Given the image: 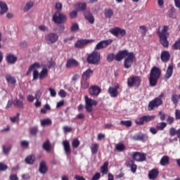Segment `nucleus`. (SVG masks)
Masks as SVG:
<instances>
[{
	"label": "nucleus",
	"mask_w": 180,
	"mask_h": 180,
	"mask_svg": "<svg viewBox=\"0 0 180 180\" xmlns=\"http://www.w3.org/2000/svg\"><path fill=\"white\" fill-rule=\"evenodd\" d=\"M156 127L158 130L162 131L164 129L167 127V123L166 122H159L156 124Z\"/></svg>",
	"instance_id": "44"
},
{
	"label": "nucleus",
	"mask_w": 180,
	"mask_h": 180,
	"mask_svg": "<svg viewBox=\"0 0 180 180\" xmlns=\"http://www.w3.org/2000/svg\"><path fill=\"white\" fill-rule=\"evenodd\" d=\"M132 140L134 141H147V137H146V135L142 133L137 134L134 136H132Z\"/></svg>",
	"instance_id": "21"
},
{
	"label": "nucleus",
	"mask_w": 180,
	"mask_h": 180,
	"mask_svg": "<svg viewBox=\"0 0 180 180\" xmlns=\"http://www.w3.org/2000/svg\"><path fill=\"white\" fill-rule=\"evenodd\" d=\"M141 85V77L131 75L127 79V86L129 88L136 86L139 88Z\"/></svg>",
	"instance_id": "7"
},
{
	"label": "nucleus",
	"mask_w": 180,
	"mask_h": 180,
	"mask_svg": "<svg viewBox=\"0 0 180 180\" xmlns=\"http://www.w3.org/2000/svg\"><path fill=\"white\" fill-rule=\"evenodd\" d=\"M39 171L40 174H47V171H49V167H47V163H46V161L43 160L40 162Z\"/></svg>",
	"instance_id": "23"
},
{
	"label": "nucleus",
	"mask_w": 180,
	"mask_h": 180,
	"mask_svg": "<svg viewBox=\"0 0 180 180\" xmlns=\"http://www.w3.org/2000/svg\"><path fill=\"white\" fill-rule=\"evenodd\" d=\"M167 122L168 124H172V123L175 122V119L173 117L169 116V117L167 120Z\"/></svg>",
	"instance_id": "63"
},
{
	"label": "nucleus",
	"mask_w": 180,
	"mask_h": 180,
	"mask_svg": "<svg viewBox=\"0 0 180 180\" xmlns=\"http://www.w3.org/2000/svg\"><path fill=\"white\" fill-rule=\"evenodd\" d=\"M11 150H12L11 146L7 147L6 146H3V152L4 154H8Z\"/></svg>",
	"instance_id": "52"
},
{
	"label": "nucleus",
	"mask_w": 180,
	"mask_h": 180,
	"mask_svg": "<svg viewBox=\"0 0 180 180\" xmlns=\"http://www.w3.org/2000/svg\"><path fill=\"white\" fill-rule=\"evenodd\" d=\"M8 165L4 162H0V171H6Z\"/></svg>",
	"instance_id": "58"
},
{
	"label": "nucleus",
	"mask_w": 180,
	"mask_h": 180,
	"mask_svg": "<svg viewBox=\"0 0 180 180\" xmlns=\"http://www.w3.org/2000/svg\"><path fill=\"white\" fill-rule=\"evenodd\" d=\"M126 167L131 168V172H133V174H136V172L137 171V165L134 164V160L131 159L127 160Z\"/></svg>",
	"instance_id": "19"
},
{
	"label": "nucleus",
	"mask_w": 180,
	"mask_h": 180,
	"mask_svg": "<svg viewBox=\"0 0 180 180\" xmlns=\"http://www.w3.org/2000/svg\"><path fill=\"white\" fill-rule=\"evenodd\" d=\"M112 43H113V39H110L101 41L96 44L95 50H102V49H106V47H108V46H110Z\"/></svg>",
	"instance_id": "15"
},
{
	"label": "nucleus",
	"mask_w": 180,
	"mask_h": 180,
	"mask_svg": "<svg viewBox=\"0 0 180 180\" xmlns=\"http://www.w3.org/2000/svg\"><path fill=\"white\" fill-rule=\"evenodd\" d=\"M161 78V69L157 66H153L149 74V86H156L158 84V79Z\"/></svg>",
	"instance_id": "3"
},
{
	"label": "nucleus",
	"mask_w": 180,
	"mask_h": 180,
	"mask_svg": "<svg viewBox=\"0 0 180 180\" xmlns=\"http://www.w3.org/2000/svg\"><path fill=\"white\" fill-rule=\"evenodd\" d=\"M115 150L119 153H122V151L126 150V146H124L123 143H118L115 145Z\"/></svg>",
	"instance_id": "37"
},
{
	"label": "nucleus",
	"mask_w": 180,
	"mask_h": 180,
	"mask_svg": "<svg viewBox=\"0 0 180 180\" xmlns=\"http://www.w3.org/2000/svg\"><path fill=\"white\" fill-rule=\"evenodd\" d=\"M70 30L71 32H78L79 30V25L77 23H72Z\"/></svg>",
	"instance_id": "47"
},
{
	"label": "nucleus",
	"mask_w": 180,
	"mask_h": 180,
	"mask_svg": "<svg viewBox=\"0 0 180 180\" xmlns=\"http://www.w3.org/2000/svg\"><path fill=\"white\" fill-rule=\"evenodd\" d=\"M100 179H101V173L97 172V173H96V174L93 176L91 180H99Z\"/></svg>",
	"instance_id": "61"
},
{
	"label": "nucleus",
	"mask_w": 180,
	"mask_h": 180,
	"mask_svg": "<svg viewBox=\"0 0 180 180\" xmlns=\"http://www.w3.org/2000/svg\"><path fill=\"white\" fill-rule=\"evenodd\" d=\"M120 124L126 126L127 127H131L132 122L130 120L121 121Z\"/></svg>",
	"instance_id": "51"
},
{
	"label": "nucleus",
	"mask_w": 180,
	"mask_h": 180,
	"mask_svg": "<svg viewBox=\"0 0 180 180\" xmlns=\"http://www.w3.org/2000/svg\"><path fill=\"white\" fill-rule=\"evenodd\" d=\"M6 60L8 64H15L18 61V57L14 56L13 53H8L6 55Z\"/></svg>",
	"instance_id": "20"
},
{
	"label": "nucleus",
	"mask_w": 180,
	"mask_h": 180,
	"mask_svg": "<svg viewBox=\"0 0 180 180\" xmlns=\"http://www.w3.org/2000/svg\"><path fill=\"white\" fill-rule=\"evenodd\" d=\"M160 174V172L158 171V169H151L148 173V178L149 179H157V177Z\"/></svg>",
	"instance_id": "27"
},
{
	"label": "nucleus",
	"mask_w": 180,
	"mask_h": 180,
	"mask_svg": "<svg viewBox=\"0 0 180 180\" xmlns=\"http://www.w3.org/2000/svg\"><path fill=\"white\" fill-rule=\"evenodd\" d=\"M155 119V115H143L135 120L136 124L138 126H143L144 123H148V122H152Z\"/></svg>",
	"instance_id": "9"
},
{
	"label": "nucleus",
	"mask_w": 180,
	"mask_h": 180,
	"mask_svg": "<svg viewBox=\"0 0 180 180\" xmlns=\"http://www.w3.org/2000/svg\"><path fill=\"white\" fill-rule=\"evenodd\" d=\"M119 88H120L119 84H117L115 87L110 86L108 89V94H109L111 98H117L119 95V91H117Z\"/></svg>",
	"instance_id": "17"
},
{
	"label": "nucleus",
	"mask_w": 180,
	"mask_h": 180,
	"mask_svg": "<svg viewBox=\"0 0 180 180\" xmlns=\"http://www.w3.org/2000/svg\"><path fill=\"white\" fill-rule=\"evenodd\" d=\"M51 123H52V121L50 118H46V119H44V120H41V125L42 127L51 126Z\"/></svg>",
	"instance_id": "40"
},
{
	"label": "nucleus",
	"mask_w": 180,
	"mask_h": 180,
	"mask_svg": "<svg viewBox=\"0 0 180 180\" xmlns=\"http://www.w3.org/2000/svg\"><path fill=\"white\" fill-rule=\"evenodd\" d=\"M55 8L58 12H61L63 11V4L61 3H56Z\"/></svg>",
	"instance_id": "56"
},
{
	"label": "nucleus",
	"mask_w": 180,
	"mask_h": 180,
	"mask_svg": "<svg viewBox=\"0 0 180 180\" xmlns=\"http://www.w3.org/2000/svg\"><path fill=\"white\" fill-rule=\"evenodd\" d=\"M69 16H70V19H75V18H77V16H78V11L75 10V11H71L69 13Z\"/></svg>",
	"instance_id": "49"
},
{
	"label": "nucleus",
	"mask_w": 180,
	"mask_h": 180,
	"mask_svg": "<svg viewBox=\"0 0 180 180\" xmlns=\"http://www.w3.org/2000/svg\"><path fill=\"white\" fill-rule=\"evenodd\" d=\"M158 115L160 116V120H162V122H164V120H165V113L162 112V111L159 112Z\"/></svg>",
	"instance_id": "60"
},
{
	"label": "nucleus",
	"mask_w": 180,
	"mask_h": 180,
	"mask_svg": "<svg viewBox=\"0 0 180 180\" xmlns=\"http://www.w3.org/2000/svg\"><path fill=\"white\" fill-rule=\"evenodd\" d=\"M84 18L86 20H88L91 23V25H94L95 23V18L92 15V13L90 11H86L84 13Z\"/></svg>",
	"instance_id": "26"
},
{
	"label": "nucleus",
	"mask_w": 180,
	"mask_h": 180,
	"mask_svg": "<svg viewBox=\"0 0 180 180\" xmlns=\"http://www.w3.org/2000/svg\"><path fill=\"white\" fill-rule=\"evenodd\" d=\"M13 105L15 108H18V109H25V104H23V101L20 99H15L13 101Z\"/></svg>",
	"instance_id": "31"
},
{
	"label": "nucleus",
	"mask_w": 180,
	"mask_h": 180,
	"mask_svg": "<svg viewBox=\"0 0 180 180\" xmlns=\"http://www.w3.org/2000/svg\"><path fill=\"white\" fill-rule=\"evenodd\" d=\"M52 20L55 23H58V25H61L62 23H65V22H67V15L61 13L60 11H56L53 15Z\"/></svg>",
	"instance_id": "8"
},
{
	"label": "nucleus",
	"mask_w": 180,
	"mask_h": 180,
	"mask_svg": "<svg viewBox=\"0 0 180 180\" xmlns=\"http://www.w3.org/2000/svg\"><path fill=\"white\" fill-rule=\"evenodd\" d=\"M5 79L8 84H11V85L16 84V79L11 75H6Z\"/></svg>",
	"instance_id": "32"
},
{
	"label": "nucleus",
	"mask_w": 180,
	"mask_h": 180,
	"mask_svg": "<svg viewBox=\"0 0 180 180\" xmlns=\"http://www.w3.org/2000/svg\"><path fill=\"white\" fill-rule=\"evenodd\" d=\"M40 68V63H34V64L31 65L26 72V75H30L32 71H33V79L32 81H37V79H46L47 77H49V70L46 68H44L41 70V71L39 73V70L37 69Z\"/></svg>",
	"instance_id": "2"
},
{
	"label": "nucleus",
	"mask_w": 180,
	"mask_h": 180,
	"mask_svg": "<svg viewBox=\"0 0 180 180\" xmlns=\"http://www.w3.org/2000/svg\"><path fill=\"white\" fill-rule=\"evenodd\" d=\"M160 58L162 63H168L169 58H171V55L168 51H164L161 53Z\"/></svg>",
	"instance_id": "22"
},
{
	"label": "nucleus",
	"mask_w": 180,
	"mask_h": 180,
	"mask_svg": "<svg viewBox=\"0 0 180 180\" xmlns=\"http://www.w3.org/2000/svg\"><path fill=\"white\" fill-rule=\"evenodd\" d=\"M160 164L162 165V167L168 165L169 164V157L167 155L163 156L160 160Z\"/></svg>",
	"instance_id": "35"
},
{
	"label": "nucleus",
	"mask_w": 180,
	"mask_h": 180,
	"mask_svg": "<svg viewBox=\"0 0 180 180\" xmlns=\"http://www.w3.org/2000/svg\"><path fill=\"white\" fill-rule=\"evenodd\" d=\"M101 92H102V89H101L98 85L91 86L89 89V94L90 96H92L93 98H97V96H99V94H101Z\"/></svg>",
	"instance_id": "13"
},
{
	"label": "nucleus",
	"mask_w": 180,
	"mask_h": 180,
	"mask_svg": "<svg viewBox=\"0 0 180 180\" xmlns=\"http://www.w3.org/2000/svg\"><path fill=\"white\" fill-rule=\"evenodd\" d=\"M106 60L108 63H113V60L116 61V55L115 53H109L106 57Z\"/></svg>",
	"instance_id": "41"
},
{
	"label": "nucleus",
	"mask_w": 180,
	"mask_h": 180,
	"mask_svg": "<svg viewBox=\"0 0 180 180\" xmlns=\"http://www.w3.org/2000/svg\"><path fill=\"white\" fill-rule=\"evenodd\" d=\"M8 9V5L4 1H0V15H5Z\"/></svg>",
	"instance_id": "30"
},
{
	"label": "nucleus",
	"mask_w": 180,
	"mask_h": 180,
	"mask_svg": "<svg viewBox=\"0 0 180 180\" xmlns=\"http://www.w3.org/2000/svg\"><path fill=\"white\" fill-rule=\"evenodd\" d=\"M173 50H179L180 49V39H177L172 46Z\"/></svg>",
	"instance_id": "48"
},
{
	"label": "nucleus",
	"mask_w": 180,
	"mask_h": 180,
	"mask_svg": "<svg viewBox=\"0 0 180 180\" xmlns=\"http://www.w3.org/2000/svg\"><path fill=\"white\" fill-rule=\"evenodd\" d=\"M94 41H95L94 39H80L75 44V47L76 49H83L84 46L91 44V43H94Z\"/></svg>",
	"instance_id": "16"
},
{
	"label": "nucleus",
	"mask_w": 180,
	"mask_h": 180,
	"mask_svg": "<svg viewBox=\"0 0 180 180\" xmlns=\"http://www.w3.org/2000/svg\"><path fill=\"white\" fill-rule=\"evenodd\" d=\"M104 16L106 19H111L113 16V10L111 8H106L104 10Z\"/></svg>",
	"instance_id": "34"
},
{
	"label": "nucleus",
	"mask_w": 180,
	"mask_h": 180,
	"mask_svg": "<svg viewBox=\"0 0 180 180\" xmlns=\"http://www.w3.org/2000/svg\"><path fill=\"white\" fill-rule=\"evenodd\" d=\"M94 75V70L91 68L87 69L85 72H83L82 77L83 79H85V81H88L91 77Z\"/></svg>",
	"instance_id": "24"
},
{
	"label": "nucleus",
	"mask_w": 180,
	"mask_h": 180,
	"mask_svg": "<svg viewBox=\"0 0 180 180\" xmlns=\"http://www.w3.org/2000/svg\"><path fill=\"white\" fill-rule=\"evenodd\" d=\"M63 148L65 154H71V146L70 145V141L65 140L63 141Z\"/></svg>",
	"instance_id": "28"
},
{
	"label": "nucleus",
	"mask_w": 180,
	"mask_h": 180,
	"mask_svg": "<svg viewBox=\"0 0 180 180\" xmlns=\"http://www.w3.org/2000/svg\"><path fill=\"white\" fill-rule=\"evenodd\" d=\"M176 134V136H178V129L176 130V129L172 127L169 129V136L170 137H174L175 135Z\"/></svg>",
	"instance_id": "45"
},
{
	"label": "nucleus",
	"mask_w": 180,
	"mask_h": 180,
	"mask_svg": "<svg viewBox=\"0 0 180 180\" xmlns=\"http://www.w3.org/2000/svg\"><path fill=\"white\" fill-rule=\"evenodd\" d=\"M99 150V145L98 143H94L91 147V154L94 155L98 153Z\"/></svg>",
	"instance_id": "39"
},
{
	"label": "nucleus",
	"mask_w": 180,
	"mask_h": 180,
	"mask_svg": "<svg viewBox=\"0 0 180 180\" xmlns=\"http://www.w3.org/2000/svg\"><path fill=\"white\" fill-rule=\"evenodd\" d=\"M132 161H136L137 162H143L147 160V155L144 153L141 152H133L131 155Z\"/></svg>",
	"instance_id": "10"
},
{
	"label": "nucleus",
	"mask_w": 180,
	"mask_h": 180,
	"mask_svg": "<svg viewBox=\"0 0 180 180\" xmlns=\"http://www.w3.org/2000/svg\"><path fill=\"white\" fill-rule=\"evenodd\" d=\"M116 61H122L123 58H124V67L129 70L134 62V58H136V56L134 52H129L127 49L120 51L116 54Z\"/></svg>",
	"instance_id": "1"
},
{
	"label": "nucleus",
	"mask_w": 180,
	"mask_h": 180,
	"mask_svg": "<svg viewBox=\"0 0 180 180\" xmlns=\"http://www.w3.org/2000/svg\"><path fill=\"white\" fill-rule=\"evenodd\" d=\"M149 130L152 134H157L158 133V129L157 127H150Z\"/></svg>",
	"instance_id": "62"
},
{
	"label": "nucleus",
	"mask_w": 180,
	"mask_h": 180,
	"mask_svg": "<svg viewBox=\"0 0 180 180\" xmlns=\"http://www.w3.org/2000/svg\"><path fill=\"white\" fill-rule=\"evenodd\" d=\"M175 118L176 120H180V110H175Z\"/></svg>",
	"instance_id": "64"
},
{
	"label": "nucleus",
	"mask_w": 180,
	"mask_h": 180,
	"mask_svg": "<svg viewBox=\"0 0 180 180\" xmlns=\"http://www.w3.org/2000/svg\"><path fill=\"white\" fill-rule=\"evenodd\" d=\"M174 72V66L172 65H169L167 70V72L165 75V81H168V79H169L172 77V74Z\"/></svg>",
	"instance_id": "25"
},
{
	"label": "nucleus",
	"mask_w": 180,
	"mask_h": 180,
	"mask_svg": "<svg viewBox=\"0 0 180 180\" xmlns=\"http://www.w3.org/2000/svg\"><path fill=\"white\" fill-rule=\"evenodd\" d=\"M79 140H78V139H74L72 142V147L73 148H78V147H79Z\"/></svg>",
	"instance_id": "46"
},
{
	"label": "nucleus",
	"mask_w": 180,
	"mask_h": 180,
	"mask_svg": "<svg viewBox=\"0 0 180 180\" xmlns=\"http://www.w3.org/2000/svg\"><path fill=\"white\" fill-rule=\"evenodd\" d=\"M38 131L39 129H37V127H32L30 129V134H32V136H36Z\"/></svg>",
	"instance_id": "53"
},
{
	"label": "nucleus",
	"mask_w": 180,
	"mask_h": 180,
	"mask_svg": "<svg viewBox=\"0 0 180 180\" xmlns=\"http://www.w3.org/2000/svg\"><path fill=\"white\" fill-rule=\"evenodd\" d=\"M75 8L77 12H82L86 9V3H77L75 5Z\"/></svg>",
	"instance_id": "29"
},
{
	"label": "nucleus",
	"mask_w": 180,
	"mask_h": 180,
	"mask_svg": "<svg viewBox=\"0 0 180 180\" xmlns=\"http://www.w3.org/2000/svg\"><path fill=\"white\" fill-rule=\"evenodd\" d=\"M33 1H28L24 8V12H28V11H30V9L33 8Z\"/></svg>",
	"instance_id": "43"
},
{
	"label": "nucleus",
	"mask_w": 180,
	"mask_h": 180,
	"mask_svg": "<svg viewBox=\"0 0 180 180\" xmlns=\"http://www.w3.org/2000/svg\"><path fill=\"white\" fill-rule=\"evenodd\" d=\"M19 116H20V113L18 112L16 116L11 117L10 120L12 122V123H16L19 122Z\"/></svg>",
	"instance_id": "50"
},
{
	"label": "nucleus",
	"mask_w": 180,
	"mask_h": 180,
	"mask_svg": "<svg viewBox=\"0 0 180 180\" xmlns=\"http://www.w3.org/2000/svg\"><path fill=\"white\" fill-rule=\"evenodd\" d=\"M86 60L89 64L98 65V64H99V61H101V53L98 51H93L88 56Z\"/></svg>",
	"instance_id": "6"
},
{
	"label": "nucleus",
	"mask_w": 180,
	"mask_h": 180,
	"mask_svg": "<svg viewBox=\"0 0 180 180\" xmlns=\"http://www.w3.org/2000/svg\"><path fill=\"white\" fill-rule=\"evenodd\" d=\"M41 91L40 90H38L36 91L34 98L36 99V101H39L40 98H41Z\"/></svg>",
	"instance_id": "57"
},
{
	"label": "nucleus",
	"mask_w": 180,
	"mask_h": 180,
	"mask_svg": "<svg viewBox=\"0 0 180 180\" xmlns=\"http://www.w3.org/2000/svg\"><path fill=\"white\" fill-rule=\"evenodd\" d=\"M84 99L86 103L85 109L86 112L91 113V112H92V106H96V105H98V101L90 98L88 96H86Z\"/></svg>",
	"instance_id": "11"
},
{
	"label": "nucleus",
	"mask_w": 180,
	"mask_h": 180,
	"mask_svg": "<svg viewBox=\"0 0 180 180\" xmlns=\"http://www.w3.org/2000/svg\"><path fill=\"white\" fill-rule=\"evenodd\" d=\"M58 95L60 96V98H65V96H67V92H65V90L61 89L58 92Z\"/></svg>",
	"instance_id": "59"
},
{
	"label": "nucleus",
	"mask_w": 180,
	"mask_h": 180,
	"mask_svg": "<svg viewBox=\"0 0 180 180\" xmlns=\"http://www.w3.org/2000/svg\"><path fill=\"white\" fill-rule=\"evenodd\" d=\"M45 41L47 44H54L58 40V34L51 32L45 35Z\"/></svg>",
	"instance_id": "12"
},
{
	"label": "nucleus",
	"mask_w": 180,
	"mask_h": 180,
	"mask_svg": "<svg viewBox=\"0 0 180 180\" xmlns=\"http://www.w3.org/2000/svg\"><path fill=\"white\" fill-rule=\"evenodd\" d=\"M169 27L168 25H164L162 31H158V34L159 36L160 44L163 47H168L169 46V41H168V37L169 36Z\"/></svg>",
	"instance_id": "4"
},
{
	"label": "nucleus",
	"mask_w": 180,
	"mask_h": 180,
	"mask_svg": "<svg viewBox=\"0 0 180 180\" xmlns=\"http://www.w3.org/2000/svg\"><path fill=\"white\" fill-rule=\"evenodd\" d=\"M162 98H164V93H161L158 97L150 101L148 105V110L151 112V110H155V109L160 108L164 103Z\"/></svg>",
	"instance_id": "5"
},
{
	"label": "nucleus",
	"mask_w": 180,
	"mask_h": 180,
	"mask_svg": "<svg viewBox=\"0 0 180 180\" xmlns=\"http://www.w3.org/2000/svg\"><path fill=\"white\" fill-rule=\"evenodd\" d=\"M109 32L110 33H111V34H112L115 37H119V36L120 37H123L124 36L126 35V30L118 27H116L110 30Z\"/></svg>",
	"instance_id": "14"
},
{
	"label": "nucleus",
	"mask_w": 180,
	"mask_h": 180,
	"mask_svg": "<svg viewBox=\"0 0 180 180\" xmlns=\"http://www.w3.org/2000/svg\"><path fill=\"white\" fill-rule=\"evenodd\" d=\"M36 161V157H34V155H28L25 158V162L26 164H29L30 165H33L34 164V162Z\"/></svg>",
	"instance_id": "33"
},
{
	"label": "nucleus",
	"mask_w": 180,
	"mask_h": 180,
	"mask_svg": "<svg viewBox=\"0 0 180 180\" xmlns=\"http://www.w3.org/2000/svg\"><path fill=\"white\" fill-rule=\"evenodd\" d=\"M42 147H43L44 150H45V151H48V152L51 151V144L50 143V141L49 139L46 140L44 143Z\"/></svg>",
	"instance_id": "36"
},
{
	"label": "nucleus",
	"mask_w": 180,
	"mask_h": 180,
	"mask_svg": "<svg viewBox=\"0 0 180 180\" xmlns=\"http://www.w3.org/2000/svg\"><path fill=\"white\" fill-rule=\"evenodd\" d=\"M21 147L22 148H29V141H22L20 143Z\"/></svg>",
	"instance_id": "54"
},
{
	"label": "nucleus",
	"mask_w": 180,
	"mask_h": 180,
	"mask_svg": "<svg viewBox=\"0 0 180 180\" xmlns=\"http://www.w3.org/2000/svg\"><path fill=\"white\" fill-rule=\"evenodd\" d=\"M171 101L174 103V105H178L179 102V96L176 94H172L171 97Z\"/></svg>",
	"instance_id": "42"
},
{
	"label": "nucleus",
	"mask_w": 180,
	"mask_h": 180,
	"mask_svg": "<svg viewBox=\"0 0 180 180\" xmlns=\"http://www.w3.org/2000/svg\"><path fill=\"white\" fill-rule=\"evenodd\" d=\"M48 68H54L56 67V62L53 60H49L47 62Z\"/></svg>",
	"instance_id": "55"
},
{
	"label": "nucleus",
	"mask_w": 180,
	"mask_h": 180,
	"mask_svg": "<svg viewBox=\"0 0 180 180\" xmlns=\"http://www.w3.org/2000/svg\"><path fill=\"white\" fill-rule=\"evenodd\" d=\"M66 68H77L79 66V63L78 60L74 58H69L66 62Z\"/></svg>",
	"instance_id": "18"
},
{
	"label": "nucleus",
	"mask_w": 180,
	"mask_h": 180,
	"mask_svg": "<svg viewBox=\"0 0 180 180\" xmlns=\"http://www.w3.org/2000/svg\"><path fill=\"white\" fill-rule=\"evenodd\" d=\"M108 165H109L108 162H104V164L103 165V166L101 168V172L102 174H104L105 175H106V174H108Z\"/></svg>",
	"instance_id": "38"
}]
</instances>
